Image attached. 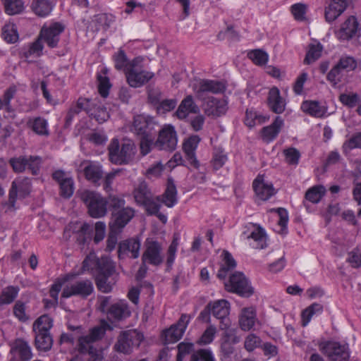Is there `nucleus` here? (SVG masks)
Returning <instances> with one entry per match:
<instances>
[{
  "label": "nucleus",
  "instance_id": "obj_1",
  "mask_svg": "<svg viewBox=\"0 0 361 361\" xmlns=\"http://www.w3.org/2000/svg\"><path fill=\"white\" fill-rule=\"evenodd\" d=\"M109 210L111 215L109 227L118 231H123L135 213L133 207L126 206L123 197L114 194L109 195Z\"/></svg>",
  "mask_w": 361,
  "mask_h": 361
},
{
  "label": "nucleus",
  "instance_id": "obj_2",
  "mask_svg": "<svg viewBox=\"0 0 361 361\" xmlns=\"http://www.w3.org/2000/svg\"><path fill=\"white\" fill-rule=\"evenodd\" d=\"M109 160L116 164L130 163L135 154V145L131 140L125 139L120 145L118 139L111 140L108 147Z\"/></svg>",
  "mask_w": 361,
  "mask_h": 361
},
{
  "label": "nucleus",
  "instance_id": "obj_3",
  "mask_svg": "<svg viewBox=\"0 0 361 361\" xmlns=\"http://www.w3.org/2000/svg\"><path fill=\"white\" fill-rule=\"evenodd\" d=\"M105 330L101 326H95L90 330L89 335L81 336L78 340V351L82 354H88V361H102V353L92 345L102 338Z\"/></svg>",
  "mask_w": 361,
  "mask_h": 361
},
{
  "label": "nucleus",
  "instance_id": "obj_4",
  "mask_svg": "<svg viewBox=\"0 0 361 361\" xmlns=\"http://www.w3.org/2000/svg\"><path fill=\"white\" fill-rule=\"evenodd\" d=\"M81 200L86 204L91 217L98 219L106 214L107 206L109 207V195L105 199L98 192L85 190L81 194Z\"/></svg>",
  "mask_w": 361,
  "mask_h": 361
},
{
  "label": "nucleus",
  "instance_id": "obj_5",
  "mask_svg": "<svg viewBox=\"0 0 361 361\" xmlns=\"http://www.w3.org/2000/svg\"><path fill=\"white\" fill-rule=\"evenodd\" d=\"M136 203L143 206L147 213H155L157 212V202H160L159 196L154 197L152 190L145 181H140L135 188L133 192Z\"/></svg>",
  "mask_w": 361,
  "mask_h": 361
},
{
  "label": "nucleus",
  "instance_id": "obj_6",
  "mask_svg": "<svg viewBox=\"0 0 361 361\" xmlns=\"http://www.w3.org/2000/svg\"><path fill=\"white\" fill-rule=\"evenodd\" d=\"M8 163L15 173H23L27 169L32 175H37L39 173L42 159L39 156L20 155L11 157Z\"/></svg>",
  "mask_w": 361,
  "mask_h": 361
},
{
  "label": "nucleus",
  "instance_id": "obj_7",
  "mask_svg": "<svg viewBox=\"0 0 361 361\" xmlns=\"http://www.w3.org/2000/svg\"><path fill=\"white\" fill-rule=\"evenodd\" d=\"M144 337L136 330L123 331L118 337L114 350L121 353L130 354L134 347H139Z\"/></svg>",
  "mask_w": 361,
  "mask_h": 361
},
{
  "label": "nucleus",
  "instance_id": "obj_8",
  "mask_svg": "<svg viewBox=\"0 0 361 361\" xmlns=\"http://www.w3.org/2000/svg\"><path fill=\"white\" fill-rule=\"evenodd\" d=\"M226 290L242 297L249 298L254 293V288L242 272H235L224 283Z\"/></svg>",
  "mask_w": 361,
  "mask_h": 361
},
{
  "label": "nucleus",
  "instance_id": "obj_9",
  "mask_svg": "<svg viewBox=\"0 0 361 361\" xmlns=\"http://www.w3.org/2000/svg\"><path fill=\"white\" fill-rule=\"evenodd\" d=\"M140 62L141 60L139 58L134 59L126 75L128 84L133 87L142 86L154 75L152 72L142 70L138 65Z\"/></svg>",
  "mask_w": 361,
  "mask_h": 361
},
{
  "label": "nucleus",
  "instance_id": "obj_10",
  "mask_svg": "<svg viewBox=\"0 0 361 361\" xmlns=\"http://www.w3.org/2000/svg\"><path fill=\"white\" fill-rule=\"evenodd\" d=\"M158 138L154 147L159 150L172 152L176 149L178 143L177 133L171 125H165L161 129L157 130Z\"/></svg>",
  "mask_w": 361,
  "mask_h": 361
},
{
  "label": "nucleus",
  "instance_id": "obj_11",
  "mask_svg": "<svg viewBox=\"0 0 361 361\" xmlns=\"http://www.w3.org/2000/svg\"><path fill=\"white\" fill-rule=\"evenodd\" d=\"M142 261L154 267H159L164 262L161 245L157 240L147 238L145 242V250Z\"/></svg>",
  "mask_w": 361,
  "mask_h": 361
},
{
  "label": "nucleus",
  "instance_id": "obj_12",
  "mask_svg": "<svg viewBox=\"0 0 361 361\" xmlns=\"http://www.w3.org/2000/svg\"><path fill=\"white\" fill-rule=\"evenodd\" d=\"M320 350L328 357L329 361H348L350 351L347 344H341L336 341H327Z\"/></svg>",
  "mask_w": 361,
  "mask_h": 361
},
{
  "label": "nucleus",
  "instance_id": "obj_13",
  "mask_svg": "<svg viewBox=\"0 0 361 361\" xmlns=\"http://www.w3.org/2000/svg\"><path fill=\"white\" fill-rule=\"evenodd\" d=\"M159 126L151 117L144 115H137L134 117L133 127L131 130L133 131L140 137L156 136Z\"/></svg>",
  "mask_w": 361,
  "mask_h": 361
},
{
  "label": "nucleus",
  "instance_id": "obj_14",
  "mask_svg": "<svg viewBox=\"0 0 361 361\" xmlns=\"http://www.w3.org/2000/svg\"><path fill=\"white\" fill-rule=\"evenodd\" d=\"M75 170L78 173H82L85 178L93 183H97L103 176L102 165L91 160H82L80 163H75Z\"/></svg>",
  "mask_w": 361,
  "mask_h": 361
},
{
  "label": "nucleus",
  "instance_id": "obj_15",
  "mask_svg": "<svg viewBox=\"0 0 361 361\" xmlns=\"http://www.w3.org/2000/svg\"><path fill=\"white\" fill-rule=\"evenodd\" d=\"M94 291L92 282L89 279L77 281L67 285L63 289L61 297L68 298L72 296H79L82 298H87Z\"/></svg>",
  "mask_w": 361,
  "mask_h": 361
},
{
  "label": "nucleus",
  "instance_id": "obj_16",
  "mask_svg": "<svg viewBox=\"0 0 361 361\" xmlns=\"http://www.w3.org/2000/svg\"><path fill=\"white\" fill-rule=\"evenodd\" d=\"M31 191V180L28 178H24L20 180L13 181L9 191L8 200L5 203L7 210L14 211L15 203L17 199L18 192L20 197L24 198Z\"/></svg>",
  "mask_w": 361,
  "mask_h": 361
},
{
  "label": "nucleus",
  "instance_id": "obj_17",
  "mask_svg": "<svg viewBox=\"0 0 361 361\" xmlns=\"http://www.w3.org/2000/svg\"><path fill=\"white\" fill-rule=\"evenodd\" d=\"M212 315L220 320L219 329H227L231 326V322L228 317L230 313V303L226 300H218L209 302Z\"/></svg>",
  "mask_w": 361,
  "mask_h": 361
},
{
  "label": "nucleus",
  "instance_id": "obj_18",
  "mask_svg": "<svg viewBox=\"0 0 361 361\" xmlns=\"http://www.w3.org/2000/svg\"><path fill=\"white\" fill-rule=\"evenodd\" d=\"M189 322L190 317L188 314H183L176 324L163 332L162 336L164 337V343H171L179 341L183 336Z\"/></svg>",
  "mask_w": 361,
  "mask_h": 361
},
{
  "label": "nucleus",
  "instance_id": "obj_19",
  "mask_svg": "<svg viewBox=\"0 0 361 361\" xmlns=\"http://www.w3.org/2000/svg\"><path fill=\"white\" fill-rule=\"evenodd\" d=\"M64 26L60 23H54L47 28H42L40 32L42 38L50 48H55L58 46L60 35L64 30Z\"/></svg>",
  "mask_w": 361,
  "mask_h": 361
},
{
  "label": "nucleus",
  "instance_id": "obj_20",
  "mask_svg": "<svg viewBox=\"0 0 361 361\" xmlns=\"http://www.w3.org/2000/svg\"><path fill=\"white\" fill-rule=\"evenodd\" d=\"M140 249V241L138 238H132L122 240L118 244V257L120 259H125L128 254L131 257L136 259L139 257Z\"/></svg>",
  "mask_w": 361,
  "mask_h": 361
},
{
  "label": "nucleus",
  "instance_id": "obj_21",
  "mask_svg": "<svg viewBox=\"0 0 361 361\" xmlns=\"http://www.w3.org/2000/svg\"><path fill=\"white\" fill-rule=\"evenodd\" d=\"M10 361H29L32 356L28 343L22 339H16L11 345Z\"/></svg>",
  "mask_w": 361,
  "mask_h": 361
},
{
  "label": "nucleus",
  "instance_id": "obj_22",
  "mask_svg": "<svg viewBox=\"0 0 361 361\" xmlns=\"http://www.w3.org/2000/svg\"><path fill=\"white\" fill-rule=\"evenodd\" d=\"M227 109L225 100L214 97H209L204 104V111L209 116L219 117L226 114Z\"/></svg>",
  "mask_w": 361,
  "mask_h": 361
},
{
  "label": "nucleus",
  "instance_id": "obj_23",
  "mask_svg": "<svg viewBox=\"0 0 361 361\" xmlns=\"http://www.w3.org/2000/svg\"><path fill=\"white\" fill-rule=\"evenodd\" d=\"M201 139L197 135L190 136L183 143V151L189 163L195 169H198L200 164L195 156V150Z\"/></svg>",
  "mask_w": 361,
  "mask_h": 361
},
{
  "label": "nucleus",
  "instance_id": "obj_24",
  "mask_svg": "<svg viewBox=\"0 0 361 361\" xmlns=\"http://www.w3.org/2000/svg\"><path fill=\"white\" fill-rule=\"evenodd\" d=\"M247 228L250 230V233L247 235V238H252L256 245L253 247L256 249H264L267 246V235L264 229L259 225L249 223Z\"/></svg>",
  "mask_w": 361,
  "mask_h": 361
},
{
  "label": "nucleus",
  "instance_id": "obj_25",
  "mask_svg": "<svg viewBox=\"0 0 361 361\" xmlns=\"http://www.w3.org/2000/svg\"><path fill=\"white\" fill-rule=\"evenodd\" d=\"M267 102L270 109L276 114H281L286 109V100L281 96L280 91L276 87L270 89Z\"/></svg>",
  "mask_w": 361,
  "mask_h": 361
},
{
  "label": "nucleus",
  "instance_id": "obj_26",
  "mask_svg": "<svg viewBox=\"0 0 361 361\" xmlns=\"http://www.w3.org/2000/svg\"><path fill=\"white\" fill-rule=\"evenodd\" d=\"M252 186L259 199L266 201L274 194L272 184L265 183L263 176H258L253 181Z\"/></svg>",
  "mask_w": 361,
  "mask_h": 361
},
{
  "label": "nucleus",
  "instance_id": "obj_27",
  "mask_svg": "<svg viewBox=\"0 0 361 361\" xmlns=\"http://www.w3.org/2000/svg\"><path fill=\"white\" fill-rule=\"evenodd\" d=\"M345 0H332L325 9V19L327 22L335 20L346 9Z\"/></svg>",
  "mask_w": 361,
  "mask_h": 361
},
{
  "label": "nucleus",
  "instance_id": "obj_28",
  "mask_svg": "<svg viewBox=\"0 0 361 361\" xmlns=\"http://www.w3.org/2000/svg\"><path fill=\"white\" fill-rule=\"evenodd\" d=\"M358 29V23L355 16H350L342 24L338 32V36L340 39H348L352 38Z\"/></svg>",
  "mask_w": 361,
  "mask_h": 361
},
{
  "label": "nucleus",
  "instance_id": "obj_29",
  "mask_svg": "<svg viewBox=\"0 0 361 361\" xmlns=\"http://www.w3.org/2000/svg\"><path fill=\"white\" fill-rule=\"evenodd\" d=\"M198 111L199 108L195 104L192 97L188 95L181 102L175 114L178 118L184 119L189 113L196 114Z\"/></svg>",
  "mask_w": 361,
  "mask_h": 361
},
{
  "label": "nucleus",
  "instance_id": "obj_30",
  "mask_svg": "<svg viewBox=\"0 0 361 361\" xmlns=\"http://www.w3.org/2000/svg\"><path fill=\"white\" fill-rule=\"evenodd\" d=\"M283 124V121L282 118L280 116H277L270 126L262 128V139L267 142L272 141L279 133Z\"/></svg>",
  "mask_w": 361,
  "mask_h": 361
},
{
  "label": "nucleus",
  "instance_id": "obj_31",
  "mask_svg": "<svg viewBox=\"0 0 361 361\" xmlns=\"http://www.w3.org/2000/svg\"><path fill=\"white\" fill-rule=\"evenodd\" d=\"M303 112L317 118H322L326 114L327 109L317 101H305L301 104Z\"/></svg>",
  "mask_w": 361,
  "mask_h": 361
},
{
  "label": "nucleus",
  "instance_id": "obj_32",
  "mask_svg": "<svg viewBox=\"0 0 361 361\" xmlns=\"http://www.w3.org/2000/svg\"><path fill=\"white\" fill-rule=\"evenodd\" d=\"M256 314L253 308L245 307L241 310L239 317L240 327L243 331L250 330L255 325Z\"/></svg>",
  "mask_w": 361,
  "mask_h": 361
},
{
  "label": "nucleus",
  "instance_id": "obj_33",
  "mask_svg": "<svg viewBox=\"0 0 361 361\" xmlns=\"http://www.w3.org/2000/svg\"><path fill=\"white\" fill-rule=\"evenodd\" d=\"M130 313L128 305L125 302L111 305L107 311L108 315L116 320L126 319L130 315Z\"/></svg>",
  "mask_w": 361,
  "mask_h": 361
},
{
  "label": "nucleus",
  "instance_id": "obj_34",
  "mask_svg": "<svg viewBox=\"0 0 361 361\" xmlns=\"http://www.w3.org/2000/svg\"><path fill=\"white\" fill-rule=\"evenodd\" d=\"M224 90L225 86L221 82L204 79L200 81V86L197 93L200 94L201 93L208 92L218 94L223 92Z\"/></svg>",
  "mask_w": 361,
  "mask_h": 361
},
{
  "label": "nucleus",
  "instance_id": "obj_35",
  "mask_svg": "<svg viewBox=\"0 0 361 361\" xmlns=\"http://www.w3.org/2000/svg\"><path fill=\"white\" fill-rule=\"evenodd\" d=\"M30 8L36 16L45 17L51 12L54 4L50 0H32Z\"/></svg>",
  "mask_w": 361,
  "mask_h": 361
},
{
  "label": "nucleus",
  "instance_id": "obj_36",
  "mask_svg": "<svg viewBox=\"0 0 361 361\" xmlns=\"http://www.w3.org/2000/svg\"><path fill=\"white\" fill-rule=\"evenodd\" d=\"M35 332V346L42 351L49 350L53 345V338L49 331H34Z\"/></svg>",
  "mask_w": 361,
  "mask_h": 361
},
{
  "label": "nucleus",
  "instance_id": "obj_37",
  "mask_svg": "<svg viewBox=\"0 0 361 361\" xmlns=\"http://www.w3.org/2000/svg\"><path fill=\"white\" fill-rule=\"evenodd\" d=\"M161 202L168 207H173L177 202L176 187L172 178L168 179L167 188L163 195Z\"/></svg>",
  "mask_w": 361,
  "mask_h": 361
},
{
  "label": "nucleus",
  "instance_id": "obj_38",
  "mask_svg": "<svg viewBox=\"0 0 361 361\" xmlns=\"http://www.w3.org/2000/svg\"><path fill=\"white\" fill-rule=\"evenodd\" d=\"M111 275L105 274H97L95 276V283L99 291L103 293H110L112 290L115 282L111 279Z\"/></svg>",
  "mask_w": 361,
  "mask_h": 361
},
{
  "label": "nucleus",
  "instance_id": "obj_39",
  "mask_svg": "<svg viewBox=\"0 0 361 361\" xmlns=\"http://www.w3.org/2000/svg\"><path fill=\"white\" fill-rule=\"evenodd\" d=\"M97 274L111 275L116 272L115 263L108 257H102L97 262Z\"/></svg>",
  "mask_w": 361,
  "mask_h": 361
},
{
  "label": "nucleus",
  "instance_id": "obj_40",
  "mask_svg": "<svg viewBox=\"0 0 361 361\" xmlns=\"http://www.w3.org/2000/svg\"><path fill=\"white\" fill-rule=\"evenodd\" d=\"M115 68L118 71H123L126 74L131 65V61H128L127 56L123 49H119L118 52L113 56Z\"/></svg>",
  "mask_w": 361,
  "mask_h": 361
},
{
  "label": "nucleus",
  "instance_id": "obj_41",
  "mask_svg": "<svg viewBox=\"0 0 361 361\" xmlns=\"http://www.w3.org/2000/svg\"><path fill=\"white\" fill-rule=\"evenodd\" d=\"M323 311V305L319 303H313L302 312V324L303 326L307 325L312 316L315 314H320Z\"/></svg>",
  "mask_w": 361,
  "mask_h": 361
},
{
  "label": "nucleus",
  "instance_id": "obj_42",
  "mask_svg": "<svg viewBox=\"0 0 361 361\" xmlns=\"http://www.w3.org/2000/svg\"><path fill=\"white\" fill-rule=\"evenodd\" d=\"M20 288L18 286H9L1 291L0 295V302L4 305L12 303L17 298Z\"/></svg>",
  "mask_w": 361,
  "mask_h": 361
},
{
  "label": "nucleus",
  "instance_id": "obj_43",
  "mask_svg": "<svg viewBox=\"0 0 361 361\" xmlns=\"http://www.w3.org/2000/svg\"><path fill=\"white\" fill-rule=\"evenodd\" d=\"M5 11L7 14L13 16L20 13L24 9L23 0H3Z\"/></svg>",
  "mask_w": 361,
  "mask_h": 361
},
{
  "label": "nucleus",
  "instance_id": "obj_44",
  "mask_svg": "<svg viewBox=\"0 0 361 361\" xmlns=\"http://www.w3.org/2000/svg\"><path fill=\"white\" fill-rule=\"evenodd\" d=\"M326 192L325 188L322 185H317L309 189L305 194V198L312 203H318Z\"/></svg>",
  "mask_w": 361,
  "mask_h": 361
},
{
  "label": "nucleus",
  "instance_id": "obj_45",
  "mask_svg": "<svg viewBox=\"0 0 361 361\" xmlns=\"http://www.w3.org/2000/svg\"><path fill=\"white\" fill-rule=\"evenodd\" d=\"M53 326V319L47 314L39 317L33 324L34 331H49Z\"/></svg>",
  "mask_w": 361,
  "mask_h": 361
},
{
  "label": "nucleus",
  "instance_id": "obj_46",
  "mask_svg": "<svg viewBox=\"0 0 361 361\" xmlns=\"http://www.w3.org/2000/svg\"><path fill=\"white\" fill-rule=\"evenodd\" d=\"M99 100H90L85 98H79L75 107L80 113L85 111L89 116L92 114L94 108Z\"/></svg>",
  "mask_w": 361,
  "mask_h": 361
},
{
  "label": "nucleus",
  "instance_id": "obj_47",
  "mask_svg": "<svg viewBox=\"0 0 361 361\" xmlns=\"http://www.w3.org/2000/svg\"><path fill=\"white\" fill-rule=\"evenodd\" d=\"M322 51V46L320 43H317V44H310V49L304 59V63L310 64L317 61L321 56Z\"/></svg>",
  "mask_w": 361,
  "mask_h": 361
},
{
  "label": "nucleus",
  "instance_id": "obj_48",
  "mask_svg": "<svg viewBox=\"0 0 361 361\" xmlns=\"http://www.w3.org/2000/svg\"><path fill=\"white\" fill-rule=\"evenodd\" d=\"M90 116L94 118L99 123H104L109 118L106 109L102 105L99 101L97 102L94 108L92 114H90Z\"/></svg>",
  "mask_w": 361,
  "mask_h": 361
},
{
  "label": "nucleus",
  "instance_id": "obj_49",
  "mask_svg": "<svg viewBox=\"0 0 361 361\" xmlns=\"http://www.w3.org/2000/svg\"><path fill=\"white\" fill-rule=\"evenodd\" d=\"M247 56L256 65L263 66L267 63L268 61V54L261 50V49H255L250 51L247 54Z\"/></svg>",
  "mask_w": 361,
  "mask_h": 361
},
{
  "label": "nucleus",
  "instance_id": "obj_50",
  "mask_svg": "<svg viewBox=\"0 0 361 361\" xmlns=\"http://www.w3.org/2000/svg\"><path fill=\"white\" fill-rule=\"evenodd\" d=\"M176 99H162L160 103L155 108L157 113L165 114L175 109L177 105Z\"/></svg>",
  "mask_w": 361,
  "mask_h": 361
},
{
  "label": "nucleus",
  "instance_id": "obj_51",
  "mask_svg": "<svg viewBox=\"0 0 361 361\" xmlns=\"http://www.w3.org/2000/svg\"><path fill=\"white\" fill-rule=\"evenodd\" d=\"M31 127L33 131L38 135H47L49 134L47 122L44 118L41 117L35 118L31 123Z\"/></svg>",
  "mask_w": 361,
  "mask_h": 361
},
{
  "label": "nucleus",
  "instance_id": "obj_52",
  "mask_svg": "<svg viewBox=\"0 0 361 361\" xmlns=\"http://www.w3.org/2000/svg\"><path fill=\"white\" fill-rule=\"evenodd\" d=\"M283 153L285 156V160L288 164L294 166L298 164L299 159L300 158V153L297 149L294 147H289L283 149Z\"/></svg>",
  "mask_w": 361,
  "mask_h": 361
},
{
  "label": "nucleus",
  "instance_id": "obj_53",
  "mask_svg": "<svg viewBox=\"0 0 361 361\" xmlns=\"http://www.w3.org/2000/svg\"><path fill=\"white\" fill-rule=\"evenodd\" d=\"M355 148L361 149V132L354 134L343 145V150L345 153H348Z\"/></svg>",
  "mask_w": 361,
  "mask_h": 361
},
{
  "label": "nucleus",
  "instance_id": "obj_54",
  "mask_svg": "<svg viewBox=\"0 0 361 361\" xmlns=\"http://www.w3.org/2000/svg\"><path fill=\"white\" fill-rule=\"evenodd\" d=\"M307 9V5L302 3L295 4L290 7L291 13L294 16V18L298 21H303L305 20Z\"/></svg>",
  "mask_w": 361,
  "mask_h": 361
},
{
  "label": "nucleus",
  "instance_id": "obj_55",
  "mask_svg": "<svg viewBox=\"0 0 361 361\" xmlns=\"http://www.w3.org/2000/svg\"><path fill=\"white\" fill-rule=\"evenodd\" d=\"M60 195L64 198H69L74 191V182L71 178H67L59 183Z\"/></svg>",
  "mask_w": 361,
  "mask_h": 361
},
{
  "label": "nucleus",
  "instance_id": "obj_56",
  "mask_svg": "<svg viewBox=\"0 0 361 361\" xmlns=\"http://www.w3.org/2000/svg\"><path fill=\"white\" fill-rule=\"evenodd\" d=\"M190 361H215V359L209 349H200L192 355Z\"/></svg>",
  "mask_w": 361,
  "mask_h": 361
},
{
  "label": "nucleus",
  "instance_id": "obj_57",
  "mask_svg": "<svg viewBox=\"0 0 361 361\" xmlns=\"http://www.w3.org/2000/svg\"><path fill=\"white\" fill-rule=\"evenodd\" d=\"M148 102L154 108L163 99V94L159 88L150 87L147 90Z\"/></svg>",
  "mask_w": 361,
  "mask_h": 361
},
{
  "label": "nucleus",
  "instance_id": "obj_58",
  "mask_svg": "<svg viewBox=\"0 0 361 361\" xmlns=\"http://www.w3.org/2000/svg\"><path fill=\"white\" fill-rule=\"evenodd\" d=\"M2 36L8 43H14L18 40V35L13 25H6L3 27Z\"/></svg>",
  "mask_w": 361,
  "mask_h": 361
},
{
  "label": "nucleus",
  "instance_id": "obj_59",
  "mask_svg": "<svg viewBox=\"0 0 361 361\" xmlns=\"http://www.w3.org/2000/svg\"><path fill=\"white\" fill-rule=\"evenodd\" d=\"M155 136L141 137H140V153L145 156L150 152L152 147L154 146Z\"/></svg>",
  "mask_w": 361,
  "mask_h": 361
},
{
  "label": "nucleus",
  "instance_id": "obj_60",
  "mask_svg": "<svg viewBox=\"0 0 361 361\" xmlns=\"http://www.w3.org/2000/svg\"><path fill=\"white\" fill-rule=\"evenodd\" d=\"M227 161V156L223 150L215 149L213 154L212 165L215 170L221 168Z\"/></svg>",
  "mask_w": 361,
  "mask_h": 361
},
{
  "label": "nucleus",
  "instance_id": "obj_61",
  "mask_svg": "<svg viewBox=\"0 0 361 361\" xmlns=\"http://www.w3.org/2000/svg\"><path fill=\"white\" fill-rule=\"evenodd\" d=\"M99 258L97 257L94 252H90L86 256L83 262L82 269L83 271L97 270V262Z\"/></svg>",
  "mask_w": 361,
  "mask_h": 361
},
{
  "label": "nucleus",
  "instance_id": "obj_62",
  "mask_svg": "<svg viewBox=\"0 0 361 361\" xmlns=\"http://www.w3.org/2000/svg\"><path fill=\"white\" fill-rule=\"evenodd\" d=\"M122 231H118L114 228L109 227V233L106 240V250L109 252L112 251L118 242V236Z\"/></svg>",
  "mask_w": 361,
  "mask_h": 361
},
{
  "label": "nucleus",
  "instance_id": "obj_63",
  "mask_svg": "<svg viewBox=\"0 0 361 361\" xmlns=\"http://www.w3.org/2000/svg\"><path fill=\"white\" fill-rule=\"evenodd\" d=\"M262 341L259 336L255 334H250L245 338L244 346L247 351L251 352L256 348L259 347Z\"/></svg>",
  "mask_w": 361,
  "mask_h": 361
},
{
  "label": "nucleus",
  "instance_id": "obj_64",
  "mask_svg": "<svg viewBox=\"0 0 361 361\" xmlns=\"http://www.w3.org/2000/svg\"><path fill=\"white\" fill-rule=\"evenodd\" d=\"M336 66L341 70L347 71L354 70L357 67V63L354 58L345 56L340 59Z\"/></svg>",
  "mask_w": 361,
  "mask_h": 361
}]
</instances>
